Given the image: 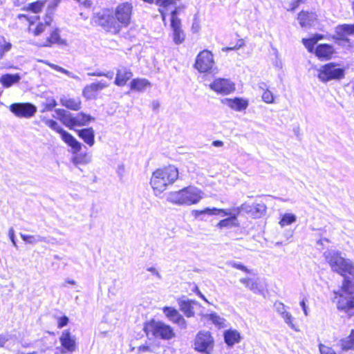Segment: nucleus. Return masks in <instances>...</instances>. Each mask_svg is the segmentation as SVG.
Wrapping results in <instances>:
<instances>
[{
    "instance_id": "f257e3e1",
    "label": "nucleus",
    "mask_w": 354,
    "mask_h": 354,
    "mask_svg": "<svg viewBox=\"0 0 354 354\" xmlns=\"http://www.w3.org/2000/svg\"><path fill=\"white\" fill-rule=\"evenodd\" d=\"M323 256L331 270L344 277L340 290L334 294L337 309L347 313L354 308V262L336 250H327Z\"/></svg>"
},
{
    "instance_id": "473e14b6",
    "label": "nucleus",
    "mask_w": 354,
    "mask_h": 354,
    "mask_svg": "<svg viewBox=\"0 0 354 354\" xmlns=\"http://www.w3.org/2000/svg\"><path fill=\"white\" fill-rule=\"evenodd\" d=\"M333 53V48L332 46L326 44H319L315 50V55L318 57H326L328 58L331 56Z\"/></svg>"
},
{
    "instance_id": "4c0bfd02",
    "label": "nucleus",
    "mask_w": 354,
    "mask_h": 354,
    "mask_svg": "<svg viewBox=\"0 0 354 354\" xmlns=\"http://www.w3.org/2000/svg\"><path fill=\"white\" fill-rule=\"evenodd\" d=\"M322 37L320 35H317L316 37L303 39L302 43L305 46V47L308 49V50L312 53L314 50V46Z\"/></svg>"
},
{
    "instance_id": "412c9836",
    "label": "nucleus",
    "mask_w": 354,
    "mask_h": 354,
    "mask_svg": "<svg viewBox=\"0 0 354 354\" xmlns=\"http://www.w3.org/2000/svg\"><path fill=\"white\" fill-rule=\"evenodd\" d=\"M133 76V73L130 68L122 66L117 70L115 84L118 86H124L127 81Z\"/></svg>"
},
{
    "instance_id": "72a5a7b5",
    "label": "nucleus",
    "mask_w": 354,
    "mask_h": 354,
    "mask_svg": "<svg viewBox=\"0 0 354 354\" xmlns=\"http://www.w3.org/2000/svg\"><path fill=\"white\" fill-rule=\"evenodd\" d=\"M74 154L72 161L76 167H78L79 165H86L91 162V156L86 153H78L77 152Z\"/></svg>"
},
{
    "instance_id": "f03ea898",
    "label": "nucleus",
    "mask_w": 354,
    "mask_h": 354,
    "mask_svg": "<svg viewBox=\"0 0 354 354\" xmlns=\"http://www.w3.org/2000/svg\"><path fill=\"white\" fill-rule=\"evenodd\" d=\"M178 177V170L174 165L156 169L153 173L150 181L155 194H160L168 185L173 184Z\"/></svg>"
},
{
    "instance_id": "052dcab7",
    "label": "nucleus",
    "mask_w": 354,
    "mask_h": 354,
    "mask_svg": "<svg viewBox=\"0 0 354 354\" xmlns=\"http://www.w3.org/2000/svg\"><path fill=\"white\" fill-rule=\"evenodd\" d=\"M11 46L12 45L10 43H6L3 46H1V50L3 52H7L10 50V49L11 48Z\"/></svg>"
},
{
    "instance_id": "2eb2a0df",
    "label": "nucleus",
    "mask_w": 354,
    "mask_h": 354,
    "mask_svg": "<svg viewBox=\"0 0 354 354\" xmlns=\"http://www.w3.org/2000/svg\"><path fill=\"white\" fill-rule=\"evenodd\" d=\"M276 311L283 318L284 322L295 331H299L297 327L293 323L294 317L288 311V307L280 301H276L274 304Z\"/></svg>"
},
{
    "instance_id": "0e129e2a",
    "label": "nucleus",
    "mask_w": 354,
    "mask_h": 354,
    "mask_svg": "<svg viewBox=\"0 0 354 354\" xmlns=\"http://www.w3.org/2000/svg\"><path fill=\"white\" fill-rule=\"evenodd\" d=\"M212 145L216 147H219L223 145V142L221 140H214L212 142Z\"/></svg>"
},
{
    "instance_id": "3c124183",
    "label": "nucleus",
    "mask_w": 354,
    "mask_h": 354,
    "mask_svg": "<svg viewBox=\"0 0 354 354\" xmlns=\"http://www.w3.org/2000/svg\"><path fill=\"white\" fill-rule=\"evenodd\" d=\"M11 335L8 333L0 334V346L3 347L6 346V342L10 340Z\"/></svg>"
},
{
    "instance_id": "bf43d9fd",
    "label": "nucleus",
    "mask_w": 354,
    "mask_h": 354,
    "mask_svg": "<svg viewBox=\"0 0 354 354\" xmlns=\"http://www.w3.org/2000/svg\"><path fill=\"white\" fill-rule=\"evenodd\" d=\"M51 21H52V16L50 14H47L46 15L45 19H44V24H45L48 26H49L50 23H51Z\"/></svg>"
},
{
    "instance_id": "423d86ee",
    "label": "nucleus",
    "mask_w": 354,
    "mask_h": 354,
    "mask_svg": "<svg viewBox=\"0 0 354 354\" xmlns=\"http://www.w3.org/2000/svg\"><path fill=\"white\" fill-rule=\"evenodd\" d=\"M144 330L147 336L151 335L156 338L169 339L174 336V330L171 326L163 322L155 320L146 323Z\"/></svg>"
},
{
    "instance_id": "1a4fd4ad",
    "label": "nucleus",
    "mask_w": 354,
    "mask_h": 354,
    "mask_svg": "<svg viewBox=\"0 0 354 354\" xmlns=\"http://www.w3.org/2000/svg\"><path fill=\"white\" fill-rule=\"evenodd\" d=\"M10 111L18 118H30L37 113V106L30 102H15L10 105Z\"/></svg>"
},
{
    "instance_id": "f704fd0d",
    "label": "nucleus",
    "mask_w": 354,
    "mask_h": 354,
    "mask_svg": "<svg viewBox=\"0 0 354 354\" xmlns=\"http://www.w3.org/2000/svg\"><path fill=\"white\" fill-rule=\"evenodd\" d=\"M20 236L22 239L24 241H25L26 243L29 244H35L39 242H46V238L44 236H41L40 235H29V234H20Z\"/></svg>"
},
{
    "instance_id": "a18cd8bd",
    "label": "nucleus",
    "mask_w": 354,
    "mask_h": 354,
    "mask_svg": "<svg viewBox=\"0 0 354 354\" xmlns=\"http://www.w3.org/2000/svg\"><path fill=\"white\" fill-rule=\"evenodd\" d=\"M319 348L321 354H337L332 348L322 344H319Z\"/></svg>"
},
{
    "instance_id": "ea45409f",
    "label": "nucleus",
    "mask_w": 354,
    "mask_h": 354,
    "mask_svg": "<svg viewBox=\"0 0 354 354\" xmlns=\"http://www.w3.org/2000/svg\"><path fill=\"white\" fill-rule=\"evenodd\" d=\"M171 24L176 22V24H181L180 19L178 17V15L184 9V6L176 5L171 7Z\"/></svg>"
},
{
    "instance_id": "79ce46f5",
    "label": "nucleus",
    "mask_w": 354,
    "mask_h": 354,
    "mask_svg": "<svg viewBox=\"0 0 354 354\" xmlns=\"http://www.w3.org/2000/svg\"><path fill=\"white\" fill-rule=\"evenodd\" d=\"M206 317L218 326H223L224 324L225 319L221 317L216 313L208 314L206 315Z\"/></svg>"
},
{
    "instance_id": "4be33fe9",
    "label": "nucleus",
    "mask_w": 354,
    "mask_h": 354,
    "mask_svg": "<svg viewBox=\"0 0 354 354\" xmlns=\"http://www.w3.org/2000/svg\"><path fill=\"white\" fill-rule=\"evenodd\" d=\"M109 86V84L103 80L86 85L82 91L83 95L86 98H91L93 93Z\"/></svg>"
},
{
    "instance_id": "f3484780",
    "label": "nucleus",
    "mask_w": 354,
    "mask_h": 354,
    "mask_svg": "<svg viewBox=\"0 0 354 354\" xmlns=\"http://www.w3.org/2000/svg\"><path fill=\"white\" fill-rule=\"evenodd\" d=\"M62 346L67 352L72 353L75 351L76 342L74 336H72L68 330H64L59 337Z\"/></svg>"
},
{
    "instance_id": "6e6552de",
    "label": "nucleus",
    "mask_w": 354,
    "mask_h": 354,
    "mask_svg": "<svg viewBox=\"0 0 354 354\" xmlns=\"http://www.w3.org/2000/svg\"><path fill=\"white\" fill-rule=\"evenodd\" d=\"M132 10L133 6L131 3L125 2L119 4L113 11L121 29L122 28L127 27L129 25L131 19Z\"/></svg>"
},
{
    "instance_id": "680f3d73",
    "label": "nucleus",
    "mask_w": 354,
    "mask_h": 354,
    "mask_svg": "<svg viewBox=\"0 0 354 354\" xmlns=\"http://www.w3.org/2000/svg\"><path fill=\"white\" fill-rule=\"evenodd\" d=\"M113 76H114L113 71H110L104 73V77H106L109 78V80H112L113 78Z\"/></svg>"
},
{
    "instance_id": "aec40b11",
    "label": "nucleus",
    "mask_w": 354,
    "mask_h": 354,
    "mask_svg": "<svg viewBox=\"0 0 354 354\" xmlns=\"http://www.w3.org/2000/svg\"><path fill=\"white\" fill-rule=\"evenodd\" d=\"M240 282L245 286L247 288L255 294H263L264 287L258 279L241 278Z\"/></svg>"
},
{
    "instance_id": "de8ad7c7",
    "label": "nucleus",
    "mask_w": 354,
    "mask_h": 354,
    "mask_svg": "<svg viewBox=\"0 0 354 354\" xmlns=\"http://www.w3.org/2000/svg\"><path fill=\"white\" fill-rule=\"evenodd\" d=\"M57 105V101L54 98H48L45 105V109L46 111H52Z\"/></svg>"
},
{
    "instance_id": "13d9d810",
    "label": "nucleus",
    "mask_w": 354,
    "mask_h": 354,
    "mask_svg": "<svg viewBox=\"0 0 354 354\" xmlns=\"http://www.w3.org/2000/svg\"><path fill=\"white\" fill-rule=\"evenodd\" d=\"M104 72H102L100 71H96L95 72L88 73L87 75L88 76L102 77V76H104Z\"/></svg>"
},
{
    "instance_id": "7ed1b4c3",
    "label": "nucleus",
    "mask_w": 354,
    "mask_h": 354,
    "mask_svg": "<svg viewBox=\"0 0 354 354\" xmlns=\"http://www.w3.org/2000/svg\"><path fill=\"white\" fill-rule=\"evenodd\" d=\"M240 209L239 207L234 208L232 209H218L216 207H207L203 210H194L192 212L193 215L198 218L201 215L206 214L209 216L212 215H221V216H229L228 218L220 221L217 224V227L222 229L223 227H232L238 225L237 216L240 214Z\"/></svg>"
},
{
    "instance_id": "6ab92c4d",
    "label": "nucleus",
    "mask_w": 354,
    "mask_h": 354,
    "mask_svg": "<svg viewBox=\"0 0 354 354\" xmlns=\"http://www.w3.org/2000/svg\"><path fill=\"white\" fill-rule=\"evenodd\" d=\"M297 19L302 28H308L315 24L317 15L313 12L301 11L299 13Z\"/></svg>"
},
{
    "instance_id": "a19ab883",
    "label": "nucleus",
    "mask_w": 354,
    "mask_h": 354,
    "mask_svg": "<svg viewBox=\"0 0 354 354\" xmlns=\"http://www.w3.org/2000/svg\"><path fill=\"white\" fill-rule=\"evenodd\" d=\"M45 2V1H37L35 2L29 3L26 10H30L34 13H38L44 6Z\"/></svg>"
},
{
    "instance_id": "8fccbe9b",
    "label": "nucleus",
    "mask_w": 354,
    "mask_h": 354,
    "mask_svg": "<svg viewBox=\"0 0 354 354\" xmlns=\"http://www.w3.org/2000/svg\"><path fill=\"white\" fill-rule=\"evenodd\" d=\"M244 44H245V43H244L243 39H239L234 46L223 48V50L227 51V50H238V49L241 48V47H243L244 46Z\"/></svg>"
},
{
    "instance_id": "39448f33",
    "label": "nucleus",
    "mask_w": 354,
    "mask_h": 354,
    "mask_svg": "<svg viewBox=\"0 0 354 354\" xmlns=\"http://www.w3.org/2000/svg\"><path fill=\"white\" fill-rule=\"evenodd\" d=\"M93 21L104 30L112 34H118L121 30L113 10H102L95 15Z\"/></svg>"
},
{
    "instance_id": "2f4dec72",
    "label": "nucleus",
    "mask_w": 354,
    "mask_h": 354,
    "mask_svg": "<svg viewBox=\"0 0 354 354\" xmlns=\"http://www.w3.org/2000/svg\"><path fill=\"white\" fill-rule=\"evenodd\" d=\"M21 80L19 74H5L1 77L0 82L6 88L10 87L13 84L18 83Z\"/></svg>"
},
{
    "instance_id": "603ef678",
    "label": "nucleus",
    "mask_w": 354,
    "mask_h": 354,
    "mask_svg": "<svg viewBox=\"0 0 354 354\" xmlns=\"http://www.w3.org/2000/svg\"><path fill=\"white\" fill-rule=\"evenodd\" d=\"M230 265L233 268L241 270L245 272L250 273V270L247 268V267H245V266H243V264H241L239 262H232L230 263Z\"/></svg>"
},
{
    "instance_id": "cd10ccee",
    "label": "nucleus",
    "mask_w": 354,
    "mask_h": 354,
    "mask_svg": "<svg viewBox=\"0 0 354 354\" xmlns=\"http://www.w3.org/2000/svg\"><path fill=\"white\" fill-rule=\"evenodd\" d=\"M179 1L180 0H156V4L160 7L159 12H160L163 21H165L167 12L171 7L176 5L177 2Z\"/></svg>"
},
{
    "instance_id": "0eeeda50",
    "label": "nucleus",
    "mask_w": 354,
    "mask_h": 354,
    "mask_svg": "<svg viewBox=\"0 0 354 354\" xmlns=\"http://www.w3.org/2000/svg\"><path fill=\"white\" fill-rule=\"evenodd\" d=\"M318 72L317 77L322 82L341 80L345 75L344 68L338 67L334 63H328L322 66Z\"/></svg>"
},
{
    "instance_id": "5701e85b",
    "label": "nucleus",
    "mask_w": 354,
    "mask_h": 354,
    "mask_svg": "<svg viewBox=\"0 0 354 354\" xmlns=\"http://www.w3.org/2000/svg\"><path fill=\"white\" fill-rule=\"evenodd\" d=\"M222 102L237 111H243L248 106V101L240 97H235L234 99L225 98L222 100Z\"/></svg>"
},
{
    "instance_id": "a211bd4d",
    "label": "nucleus",
    "mask_w": 354,
    "mask_h": 354,
    "mask_svg": "<svg viewBox=\"0 0 354 354\" xmlns=\"http://www.w3.org/2000/svg\"><path fill=\"white\" fill-rule=\"evenodd\" d=\"M241 211L251 212L255 218L261 217L266 211V206L264 203H254L251 205L243 204L239 207Z\"/></svg>"
},
{
    "instance_id": "20e7f679",
    "label": "nucleus",
    "mask_w": 354,
    "mask_h": 354,
    "mask_svg": "<svg viewBox=\"0 0 354 354\" xmlns=\"http://www.w3.org/2000/svg\"><path fill=\"white\" fill-rule=\"evenodd\" d=\"M56 116L54 118L59 120L64 125L70 129H74L76 126L87 125L91 121L95 120L91 115L86 114L83 112L78 113L76 115L62 109H55Z\"/></svg>"
},
{
    "instance_id": "c03bdc74",
    "label": "nucleus",
    "mask_w": 354,
    "mask_h": 354,
    "mask_svg": "<svg viewBox=\"0 0 354 354\" xmlns=\"http://www.w3.org/2000/svg\"><path fill=\"white\" fill-rule=\"evenodd\" d=\"M46 124L49 127L53 130L55 131L56 132L59 133V134L62 133V132L64 130L61 127H59L57 124V122L53 120H47L45 122Z\"/></svg>"
},
{
    "instance_id": "f8f14e48",
    "label": "nucleus",
    "mask_w": 354,
    "mask_h": 354,
    "mask_svg": "<svg viewBox=\"0 0 354 354\" xmlns=\"http://www.w3.org/2000/svg\"><path fill=\"white\" fill-rule=\"evenodd\" d=\"M177 303L180 310L188 318L194 317L196 307H201V304L197 301L190 299L185 296L178 298Z\"/></svg>"
},
{
    "instance_id": "c756f323",
    "label": "nucleus",
    "mask_w": 354,
    "mask_h": 354,
    "mask_svg": "<svg viewBox=\"0 0 354 354\" xmlns=\"http://www.w3.org/2000/svg\"><path fill=\"white\" fill-rule=\"evenodd\" d=\"M150 86L151 83L149 81L145 78L133 79L130 82L131 90L138 92H142L145 91V89Z\"/></svg>"
},
{
    "instance_id": "09e8293b",
    "label": "nucleus",
    "mask_w": 354,
    "mask_h": 354,
    "mask_svg": "<svg viewBox=\"0 0 354 354\" xmlns=\"http://www.w3.org/2000/svg\"><path fill=\"white\" fill-rule=\"evenodd\" d=\"M69 322V319L66 316H62L58 319L57 321V327L59 328H62L66 326Z\"/></svg>"
},
{
    "instance_id": "58836bf2",
    "label": "nucleus",
    "mask_w": 354,
    "mask_h": 354,
    "mask_svg": "<svg viewBox=\"0 0 354 354\" xmlns=\"http://www.w3.org/2000/svg\"><path fill=\"white\" fill-rule=\"evenodd\" d=\"M296 221L297 217L295 214L290 213H286L282 216L279 221V225L281 227H284L285 225H288L295 223Z\"/></svg>"
},
{
    "instance_id": "ddd939ff",
    "label": "nucleus",
    "mask_w": 354,
    "mask_h": 354,
    "mask_svg": "<svg viewBox=\"0 0 354 354\" xmlns=\"http://www.w3.org/2000/svg\"><path fill=\"white\" fill-rule=\"evenodd\" d=\"M209 87L215 92L223 95H228L235 89L234 84L224 78L216 79L210 84Z\"/></svg>"
},
{
    "instance_id": "4468645a",
    "label": "nucleus",
    "mask_w": 354,
    "mask_h": 354,
    "mask_svg": "<svg viewBox=\"0 0 354 354\" xmlns=\"http://www.w3.org/2000/svg\"><path fill=\"white\" fill-rule=\"evenodd\" d=\"M181 193L183 194V205H190L196 204L202 198L201 192L195 187L189 186L183 188L181 189Z\"/></svg>"
},
{
    "instance_id": "864d4df0",
    "label": "nucleus",
    "mask_w": 354,
    "mask_h": 354,
    "mask_svg": "<svg viewBox=\"0 0 354 354\" xmlns=\"http://www.w3.org/2000/svg\"><path fill=\"white\" fill-rule=\"evenodd\" d=\"M8 236H9L10 241H12L13 245L15 247H17V243H16V241H15V230H14L13 227H10L9 229Z\"/></svg>"
},
{
    "instance_id": "c85d7f7f",
    "label": "nucleus",
    "mask_w": 354,
    "mask_h": 354,
    "mask_svg": "<svg viewBox=\"0 0 354 354\" xmlns=\"http://www.w3.org/2000/svg\"><path fill=\"white\" fill-rule=\"evenodd\" d=\"M65 44V40L62 39L59 35V30L55 28L50 31V36L48 37L43 44V46H51L53 44Z\"/></svg>"
},
{
    "instance_id": "a878e982",
    "label": "nucleus",
    "mask_w": 354,
    "mask_h": 354,
    "mask_svg": "<svg viewBox=\"0 0 354 354\" xmlns=\"http://www.w3.org/2000/svg\"><path fill=\"white\" fill-rule=\"evenodd\" d=\"M223 337L225 343L230 347L233 346L235 344L239 343L241 339L240 333L235 329L225 330Z\"/></svg>"
},
{
    "instance_id": "9b49d317",
    "label": "nucleus",
    "mask_w": 354,
    "mask_h": 354,
    "mask_svg": "<svg viewBox=\"0 0 354 354\" xmlns=\"http://www.w3.org/2000/svg\"><path fill=\"white\" fill-rule=\"evenodd\" d=\"M214 63L212 53L207 50H204L197 55L194 67L200 73H206L212 69Z\"/></svg>"
},
{
    "instance_id": "bb28decb",
    "label": "nucleus",
    "mask_w": 354,
    "mask_h": 354,
    "mask_svg": "<svg viewBox=\"0 0 354 354\" xmlns=\"http://www.w3.org/2000/svg\"><path fill=\"white\" fill-rule=\"evenodd\" d=\"M78 136L90 147L95 143V132L93 128H85L77 130Z\"/></svg>"
},
{
    "instance_id": "5fc2aeb1",
    "label": "nucleus",
    "mask_w": 354,
    "mask_h": 354,
    "mask_svg": "<svg viewBox=\"0 0 354 354\" xmlns=\"http://www.w3.org/2000/svg\"><path fill=\"white\" fill-rule=\"evenodd\" d=\"M300 306L304 311V313L306 316H308V306H306V301H305V299H303L301 301H300Z\"/></svg>"
},
{
    "instance_id": "9d476101",
    "label": "nucleus",
    "mask_w": 354,
    "mask_h": 354,
    "mask_svg": "<svg viewBox=\"0 0 354 354\" xmlns=\"http://www.w3.org/2000/svg\"><path fill=\"white\" fill-rule=\"evenodd\" d=\"M214 339L209 331H200L194 342V348L209 353L213 348Z\"/></svg>"
},
{
    "instance_id": "49530a36",
    "label": "nucleus",
    "mask_w": 354,
    "mask_h": 354,
    "mask_svg": "<svg viewBox=\"0 0 354 354\" xmlns=\"http://www.w3.org/2000/svg\"><path fill=\"white\" fill-rule=\"evenodd\" d=\"M47 26H48L46 24H44V23H41V22L39 23L37 25V26H36V28H35V29L34 30V35L35 36L39 35L40 34H41L43 32L45 31V30H46Z\"/></svg>"
},
{
    "instance_id": "69168bd1",
    "label": "nucleus",
    "mask_w": 354,
    "mask_h": 354,
    "mask_svg": "<svg viewBox=\"0 0 354 354\" xmlns=\"http://www.w3.org/2000/svg\"><path fill=\"white\" fill-rule=\"evenodd\" d=\"M300 0H297L292 3L291 10H295L299 4Z\"/></svg>"
},
{
    "instance_id": "338daca9",
    "label": "nucleus",
    "mask_w": 354,
    "mask_h": 354,
    "mask_svg": "<svg viewBox=\"0 0 354 354\" xmlns=\"http://www.w3.org/2000/svg\"><path fill=\"white\" fill-rule=\"evenodd\" d=\"M138 350L140 351H147L149 350V347L148 346L142 345L139 346Z\"/></svg>"
},
{
    "instance_id": "7c9ffc66",
    "label": "nucleus",
    "mask_w": 354,
    "mask_h": 354,
    "mask_svg": "<svg viewBox=\"0 0 354 354\" xmlns=\"http://www.w3.org/2000/svg\"><path fill=\"white\" fill-rule=\"evenodd\" d=\"M171 28L173 30V41L176 44H182L185 37L183 30L181 29V24L174 22L171 24Z\"/></svg>"
},
{
    "instance_id": "393cba45",
    "label": "nucleus",
    "mask_w": 354,
    "mask_h": 354,
    "mask_svg": "<svg viewBox=\"0 0 354 354\" xmlns=\"http://www.w3.org/2000/svg\"><path fill=\"white\" fill-rule=\"evenodd\" d=\"M60 135L63 141L71 147L73 153H77L81 150L82 144L71 133L64 130Z\"/></svg>"
},
{
    "instance_id": "774afa93",
    "label": "nucleus",
    "mask_w": 354,
    "mask_h": 354,
    "mask_svg": "<svg viewBox=\"0 0 354 354\" xmlns=\"http://www.w3.org/2000/svg\"><path fill=\"white\" fill-rule=\"evenodd\" d=\"M50 66V67L57 71H59V69L61 66H58V65H56V64H48Z\"/></svg>"
},
{
    "instance_id": "dca6fc26",
    "label": "nucleus",
    "mask_w": 354,
    "mask_h": 354,
    "mask_svg": "<svg viewBox=\"0 0 354 354\" xmlns=\"http://www.w3.org/2000/svg\"><path fill=\"white\" fill-rule=\"evenodd\" d=\"M166 317L174 324H178L181 328H187V322L183 316L174 308L165 306L162 309Z\"/></svg>"
},
{
    "instance_id": "c9c22d12",
    "label": "nucleus",
    "mask_w": 354,
    "mask_h": 354,
    "mask_svg": "<svg viewBox=\"0 0 354 354\" xmlns=\"http://www.w3.org/2000/svg\"><path fill=\"white\" fill-rule=\"evenodd\" d=\"M183 196V194L181 193V190L170 192L167 197V201L174 204L182 205L184 202Z\"/></svg>"
},
{
    "instance_id": "37998d69",
    "label": "nucleus",
    "mask_w": 354,
    "mask_h": 354,
    "mask_svg": "<svg viewBox=\"0 0 354 354\" xmlns=\"http://www.w3.org/2000/svg\"><path fill=\"white\" fill-rule=\"evenodd\" d=\"M339 346L343 351L354 349V342L349 336L342 339L339 341Z\"/></svg>"
},
{
    "instance_id": "6e6d98bb",
    "label": "nucleus",
    "mask_w": 354,
    "mask_h": 354,
    "mask_svg": "<svg viewBox=\"0 0 354 354\" xmlns=\"http://www.w3.org/2000/svg\"><path fill=\"white\" fill-rule=\"evenodd\" d=\"M64 74H65L67 76H68L73 79H75L76 80H78V81L80 80V78L77 75L73 74V73L70 72L69 71H68L66 69H65V71H64Z\"/></svg>"
},
{
    "instance_id": "e433bc0d",
    "label": "nucleus",
    "mask_w": 354,
    "mask_h": 354,
    "mask_svg": "<svg viewBox=\"0 0 354 354\" xmlns=\"http://www.w3.org/2000/svg\"><path fill=\"white\" fill-rule=\"evenodd\" d=\"M260 88L263 90V93L262 94V100L263 102L268 104H271L274 102V96L272 93L269 91L266 88V84L263 82L260 84L259 86Z\"/></svg>"
},
{
    "instance_id": "e2e57ef3",
    "label": "nucleus",
    "mask_w": 354,
    "mask_h": 354,
    "mask_svg": "<svg viewBox=\"0 0 354 354\" xmlns=\"http://www.w3.org/2000/svg\"><path fill=\"white\" fill-rule=\"evenodd\" d=\"M196 293L197 295H198L201 299H203L205 302L209 303L208 300L206 299V297L201 292V291L198 289V288H196Z\"/></svg>"
},
{
    "instance_id": "4d7b16f0",
    "label": "nucleus",
    "mask_w": 354,
    "mask_h": 354,
    "mask_svg": "<svg viewBox=\"0 0 354 354\" xmlns=\"http://www.w3.org/2000/svg\"><path fill=\"white\" fill-rule=\"evenodd\" d=\"M148 271L151 272L153 274L156 275L158 279H161V275L156 270V269L153 267H150L147 269Z\"/></svg>"
},
{
    "instance_id": "b1692460",
    "label": "nucleus",
    "mask_w": 354,
    "mask_h": 354,
    "mask_svg": "<svg viewBox=\"0 0 354 354\" xmlns=\"http://www.w3.org/2000/svg\"><path fill=\"white\" fill-rule=\"evenodd\" d=\"M62 106L73 111H79L81 109V100L79 97L72 98L63 95L59 99Z\"/></svg>"
}]
</instances>
